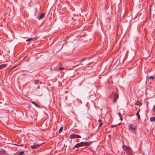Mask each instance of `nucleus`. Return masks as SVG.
<instances>
[{"mask_svg":"<svg viewBox=\"0 0 155 155\" xmlns=\"http://www.w3.org/2000/svg\"><path fill=\"white\" fill-rule=\"evenodd\" d=\"M89 143L87 142H81L80 143H78L74 147V148H78L80 147L88 146Z\"/></svg>","mask_w":155,"mask_h":155,"instance_id":"nucleus-1","label":"nucleus"},{"mask_svg":"<svg viewBox=\"0 0 155 155\" xmlns=\"http://www.w3.org/2000/svg\"><path fill=\"white\" fill-rule=\"evenodd\" d=\"M122 148L123 149L125 150V151L128 155H132V151L130 147L124 145L123 146Z\"/></svg>","mask_w":155,"mask_h":155,"instance_id":"nucleus-2","label":"nucleus"},{"mask_svg":"<svg viewBox=\"0 0 155 155\" xmlns=\"http://www.w3.org/2000/svg\"><path fill=\"white\" fill-rule=\"evenodd\" d=\"M118 97L119 96L117 93L115 92H113L110 95V97L114 98L113 103H114L116 102Z\"/></svg>","mask_w":155,"mask_h":155,"instance_id":"nucleus-3","label":"nucleus"},{"mask_svg":"<svg viewBox=\"0 0 155 155\" xmlns=\"http://www.w3.org/2000/svg\"><path fill=\"white\" fill-rule=\"evenodd\" d=\"M70 137L71 139L80 138H81V136L78 135L77 134H71Z\"/></svg>","mask_w":155,"mask_h":155,"instance_id":"nucleus-4","label":"nucleus"},{"mask_svg":"<svg viewBox=\"0 0 155 155\" xmlns=\"http://www.w3.org/2000/svg\"><path fill=\"white\" fill-rule=\"evenodd\" d=\"M40 146L38 144H35L31 146V148L32 149H36L38 148Z\"/></svg>","mask_w":155,"mask_h":155,"instance_id":"nucleus-5","label":"nucleus"},{"mask_svg":"<svg viewBox=\"0 0 155 155\" xmlns=\"http://www.w3.org/2000/svg\"><path fill=\"white\" fill-rule=\"evenodd\" d=\"M129 130H135L134 127H133V124H130L129 126Z\"/></svg>","mask_w":155,"mask_h":155,"instance_id":"nucleus-6","label":"nucleus"},{"mask_svg":"<svg viewBox=\"0 0 155 155\" xmlns=\"http://www.w3.org/2000/svg\"><path fill=\"white\" fill-rule=\"evenodd\" d=\"M8 65V64H2L0 65V69H2L6 67Z\"/></svg>","mask_w":155,"mask_h":155,"instance_id":"nucleus-7","label":"nucleus"},{"mask_svg":"<svg viewBox=\"0 0 155 155\" xmlns=\"http://www.w3.org/2000/svg\"><path fill=\"white\" fill-rule=\"evenodd\" d=\"M31 103L34 104L36 107L38 108H40V106L38 104H37L36 102L34 101H30Z\"/></svg>","mask_w":155,"mask_h":155,"instance_id":"nucleus-8","label":"nucleus"},{"mask_svg":"<svg viewBox=\"0 0 155 155\" xmlns=\"http://www.w3.org/2000/svg\"><path fill=\"white\" fill-rule=\"evenodd\" d=\"M45 15V14L44 13L41 14L38 18V19L40 20L41 19H42L44 17Z\"/></svg>","mask_w":155,"mask_h":155,"instance_id":"nucleus-9","label":"nucleus"},{"mask_svg":"<svg viewBox=\"0 0 155 155\" xmlns=\"http://www.w3.org/2000/svg\"><path fill=\"white\" fill-rule=\"evenodd\" d=\"M6 151L2 149H0V154H3L6 153Z\"/></svg>","mask_w":155,"mask_h":155,"instance_id":"nucleus-10","label":"nucleus"},{"mask_svg":"<svg viewBox=\"0 0 155 155\" xmlns=\"http://www.w3.org/2000/svg\"><path fill=\"white\" fill-rule=\"evenodd\" d=\"M135 104L137 106H139L140 105H141L142 104H141V103L139 101H136L135 103Z\"/></svg>","mask_w":155,"mask_h":155,"instance_id":"nucleus-11","label":"nucleus"},{"mask_svg":"<svg viewBox=\"0 0 155 155\" xmlns=\"http://www.w3.org/2000/svg\"><path fill=\"white\" fill-rule=\"evenodd\" d=\"M87 58H83L81 59V60L79 61L80 62H82L86 60V59H87Z\"/></svg>","mask_w":155,"mask_h":155,"instance_id":"nucleus-12","label":"nucleus"},{"mask_svg":"<svg viewBox=\"0 0 155 155\" xmlns=\"http://www.w3.org/2000/svg\"><path fill=\"white\" fill-rule=\"evenodd\" d=\"M150 120L151 121H154L155 120V117H151Z\"/></svg>","mask_w":155,"mask_h":155,"instance_id":"nucleus-13","label":"nucleus"},{"mask_svg":"<svg viewBox=\"0 0 155 155\" xmlns=\"http://www.w3.org/2000/svg\"><path fill=\"white\" fill-rule=\"evenodd\" d=\"M38 10H37V8H35L34 10V13L35 14V15L37 13V12Z\"/></svg>","mask_w":155,"mask_h":155,"instance_id":"nucleus-14","label":"nucleus"},{"mask_svg":"<svg viewBox=\"0 0 155 155\" xmlns=\"http://www.w3.org/2000/svg\"><path fill=\"white\" fill-rule=\"evenodd\" d=\"M148 78L150 79H151L152 80H154L155 78L154 76H150L148 77Z\"/></svg>","mask_w":155,"mask_h":155,"instance_id":"nucleus-15","label":"nucleus"},{"mask_svg":"<svg viewBox=\"0 0 155 155\" xmlns=\"http://www.w3.org/2000/svg\"><path fill=\"white\" fill-rule=\"evenodd\" d=\"M151 5H150V7H149L150 14V16L149 18H150V17L151 16Z\"/></svg>","mask_w":155,"mask_h":155,"instance_id":"nucleus-16","label":"nucleus"},{"mask_svg":"<svg viewBox=\"0 0 155 155\" xmlns=\"http://www.w3.org/2000/svg\"><path fill=\"white\" fill-rule=\"evenodd\" d=\"M63 130V128L62 127H61L60 129H59L58 132L59 133H61Z\"/></svg>","mask_w":155,"mask_h":155,"instance_id":"nucleus-17","label":"nucleus"},{"mask_svg":"<svg viewBox=\"0 0 155 155\" xmlns=\"http://www.w3.org/2000/svg\"><path fill=\"white\" fill-rule=\"evenodd\" d=\"M39 81V80H36L34 81V83L35 84H37L38 83V82Z\"/></svg>","mask_w":155,"mask_h":155,"instance_id":"nucleus-18","label":"nucleus"},{"mask_svg":"<svg viewBox=\"0 0 155 155\" xmlns=\"http://www.w3.org/2000/svg\"><path fill=\"white\" fill-rule=\"evenodd\" d=\"M24 152L23 151L20 152L18 155H22L24 154Z\"/></svg>","mask_w":155,"mask_h":155,"instance_id":"nucleus-19","label":"nucleus"},{"mask_svg":"<svg viewBox=\"0 0 155 155\" xmlns=\"http://www.w3.org/2000/svg\"><path fill=\"white\" fill-rule=\"evenodd\" d=\"M136 115H137V116H140L139 114V110H138L136 113Z\"/></svg>","mask_w":155,"mask_h":155,"instance_id":"nucleus-20","label":"nucleus"},{"mask_svg":"<svg viewBox=\"0 0 155 155\" xmlns=\"http://www.w3.org/2000/svg\"><path fill=\"white\" fill-rule=\"evenodd\" d=\"M152 110L153 111L155 112V105L153 106L152 108Z\"/></svg>","mask_w":155,"mask_h":155,"instance_id":"nucleus-21","label":"nucleus"},{"mask_svg":"<svg viewBox=\"0 0 155 155\" xmlns=\"http://www.w3.org/2000/svg\"><path fill=\"white\" fill-rule=\"evenodd\" d=\"M64 69V67H60L59 68L58 70H63Z\"/></svg>","mask_w":155,"mask_h":155,"instance_id":"nucleus-22","label":"nucleus"},{"mask_svg":"<svg viewBox=\"0 0 155 155\" xmlns=\"http://www.w3.org/2000/svg\"><path fill=\"white\" fill-rule=\"evenodd\" d=\"M17 66H15L12 67L11 69V70H12L13 69H14L15 68H16V67H17Z\"/></svg>","mask_w":155,"mask_h":155,"instance_id":"nucleus-23","label":"nucleus"},{"mask_svg":"<svg viewBox=\"0 0 155 155\" xmlns=\"http://www.w3.org/2000/svg\"><path fill=\"white\" fill-rule=\"evenodd\" d=\"M32 38H28V39H27L26 40V41H30V40H32Z\"/></svg>","mask_w":155,"mask_h":155,"instance_id":"nucleus-24","label":"nucleus"},{"mask_svg":"<svg viewBox=\"0 0 155 155\" xmlns=\"http://www.w3.org/2000/svg\"><path fill=\"white\" fill-rule=\"evenodd\" d=\"M118 115L119 116H122L121 114V113L120 112L118 113Z\"/></svg>","mask_w":155,"mask_h":155,"instance_id":"nucleus-25","label":"nucleus"},{"mask_svg":"<svg viewBox=\"0 0 155 155\" xmlns=\"http://www.w3.org/2000/svg\"><path fill=\"white\" fill-rule=\"evenodd\" d=\"M122 117H119V118H120V121H121L122 120V119H123Z\"/></svg>","mask_w":155,"mask_h":155,"instance_id":"nucleus-26","label":"nucleus"},{"mask_svg":"<svg viewBox=\"0 0 155 155\" xmlns=\"http://www.w3.org/2000/svg\"><path fill=\"white\" fill-rule=\"evenodd\" d=\"M102 124V123H101L98 126V127H101Z\"/></svg>","mask_w":155,"mask_h":155,"instance_id":"nucleus-27","label":"nucleus"},{"mask_svg":"<svg viewBox=\"0 0 155 155\" xmlns=\"http://www.w3.org/2000/svg\"><path fill=\"white\" fill-rule=\"evenodd\" d=\"M98 122L101 123V119H100L98 120Z\"/></svg>","mask_w":155,"mask_h":155,"instance_id":"nucleus-28","label":"nucleus"},{"mask_svg":"<svg viewBox=\"0 0 155 155\" xmlns=\"http://www.w3.org/2000/svg\"><path fill=\"white\" fill-rule=\"evenodd\" d=\"M34 118H32L33 119H35L36 118H37V117H33Z\"/></svg>","mask_w":155,"mask_h":155,"instance_id":"nucleus-29","label":"nucleus"},{"mask_svg":"<svg viewBox=\"0 0 155 155\" xmlns=\"http://www.w3.org/2000/svg\"><path fill=\"white\" fill-rule=\"evenodd\" d=\"M118 32H119V29H118L117 30V33L118 34Z\"/></svg>","mask_w":155,"mask_h":155,"instance_id":"nucleus-30","label":"nucleus"},{"mask_svg":"<svg viewBox=\"0 0 155 155\" xmlns=\"http://www.w3.org/2000/svg\"><path fill=\"white\" fill-rule=\"evenodd\" d=\"M65 93H68V91H65Z\"/></svg>","mask_w":155,"mask_h":155,"instance_id":"nucleus-31","label":"nucleus"},{"mask_svg":"<svg viewBox=\"0 0 155 155\" xmlns=\"http://www.w3.org/2000/svg\"><path fill=\"white\" fill-rule=\"evenodd\" d=\"M140 117H138V120H139L140 118Z\"/></svg>","mask_w":155,"mask_h":155,"instance_id":"nucleus-32","label":"nucleus"},{"mask_svg":"<svg viewBox=\"0 0 155 155\" xmlns=\"http://www.w3.org/2000/svg\"><path fill=\"white\" fill-rule=\"evenodd\" d=\"M81 85V83L80 84H79V85H80H80Z\"/></svg>","mask_w":155,"mask_h":155,"instance_id":"nucleus-33","label":"nucleus"},{"mask_svg":"<svg viewBox=\"0 0 155 155\" xmlns=\"http://www.w3.org/2000/svg\"><path fill=\"white\" fill-rule=\"evenodd\" d=\"M35 38H33V39H34Z\"/></svg>","mask_w":155,"mask_h":155,"instance_id":"nucleus-34","label":"nucleus"},{"mask_svg":"<svg viewBox=\"0 0 155 155\" xmlns=\"http://www.w3.org/2000/svg\"><path fill=\"white\" fill-rule=\"evenodd\" d=\"M67 37L68 38V36H67Z\"/></svg>","mask_w":155,"mask_h":155,"instance_id":"nucleus-35","label":"nucleus"}]
</instances>
